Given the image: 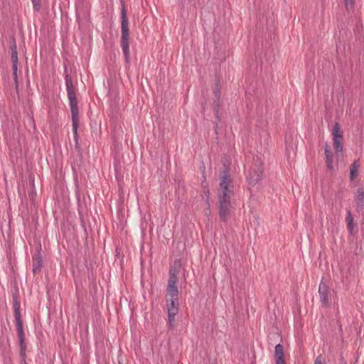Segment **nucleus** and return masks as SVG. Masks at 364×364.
Instances as JSON below:
<instances>
[{
	"mask_svg": "<svg viewBox=\"0 0 364 364\" xmlns=\"http://www.w3.org/2000/svg\"><path fill=\"white\" fill-rule=\"evenodd\" d=\"M65 85L67 90L68 97L70 102V107L72 114V124H73V129L75 134V136L77 137V127H78V115L79 111L77 107V102L75 96V93L73 88V85L70 77L68 75L65 76Z\"/></svg>",
	"mask_w": 364,
	"mask_h": 364,
	"instance_id": "obj_1",
	"label": "nucleus"
},
{
	"mask_svg": "<svg viewBox=\"0 0 364 364\" xmlns=\"http://www.w3.org/2000/svg\"><path fill=\"white\" fill-rule=\"evenodd\" d=\"M129 23L126 10L121 11V47L127 63H129Z\"/></svg>",
	"mask_w": 364,
	"mask_h": 364,
	"instance_id": "obj_2",
	"label": "nucleus"
},
{
	"mask_svg": "<svg viewBox=\"0 0 364 364\" xmlns=\"http://www.w3.org/2000/svg\"><path fill=\"white\" fill-rule=\"evenodd\" d=\"M19 308V304L17 302H15L14 304V316L16 323L19 344L21 347V355L22 357L24 358L26 351V344L24 343V332Z\"/></svg>",
	"mask_w": 364,
	"mask_h": 364,
	"instance_id": "obj_3",
	"label": "nucleus"
},
{
	"mask_svg": "<svg viewBox=\"0 0 364 364\" xmlns=\"http://www.w3.org/2000/svg\"><path fill=\"white\" fill-rule=\"evenodd\" d=\"M232 195L231 180L228 173L225 172L220 178L218 190V199H231Z\"/></svg>",
	"mask_w": 364,
	"mask_h": 364,
	"instance_id": "obj_4",
	"label": "nucleus"
},
{
	"mask_svg": "<svg viewBox=\"0 0 364 364\" xmlns=\"http://www.w3.org/2000/svg\"><path fill=\"white\" fill-rule=\"evenodd\" d=\"M178 270L171 267L169 270V278L167 284V294L170 298L178 300V289L177 287Z\"/></svg>",
	"mask_w": 364,
	"mask_h": 364,
	"instance_id": "obj_5",
	"label": "nucleus"
},
{
	"mask_svg": "<svg viewBox=\"0 0 364 364\" xmlns=\"http://www.w3.org/2000/svg\"><path fill=\"white\" fill-rule=\"evenodd\" d=\"M333 141L335 151L336 154L343 152V131L341 130L340 125L338 122L334 124L333 131Z\"/></svg>",
	"mask_w": 364,
	"mask_h": 364,
	"instance_id": "obj_6",
	"label": "nucleus"
},
{
	"mask_svg": "<svg viewBox=\"0 0 364 364\" xmlns=\"http://www.w3.org/2000/svg\"><path fill=\"white\" fill-rule=\"evenodd\" d=\"M263 168L261 163L257 161L250 169L247 179L249 185L255 186L262 178Z\"/></svg>",
	"mask_w": 364,
	"mask_h": 364,
	"instance_id": "obj_7",
	"label": "nucleus"
},
{
	"mask_svg": "<svg viewBox=\"0 0 364 364\" xmlns=\"http://www.w3.org/2000/svg\"><path fill=\"white\" fill-rule=\"evenodd\" d=\"M218 203L220 217L222 220L226 222L233 209L230 199H218Z\"/></svg>",
	"mask_w": 364,
	"mask_h": 364,
	"instance_id": "obj_8",
	"label": "nucleus"
},
{
	"mask_svg": "<svg viewBox=\"0 0 364 364\" xmlns=\"http://www.w3.org/2000/svg\"><path fill=\"white\" fill-rule=\"evenodd\" d=\"M318 294L322 305L327 306L329 304L330 290L328 285L323 280L319 284Z\"/></svg>",
	"mask_w": 364,
	"mask_h": 364,
	"instance_id": "obj_9",
	"label": "nucleus"
},
{
	"mask_svg": "<svg viewBox=\"0 0 364 364\" xmlns=\"http://www.w3.org/2000/svg\"><path fill=\"white\" fill-rule=\"evenodd\" d=\"M274 357L275 364H286L284 357V348L280 343L275 346Z\"/></svg>",
	"mask_w": 364,
	"mask_h": 364,
	"instance_id": "obj_10",
	"label": "nucleus"
},
{
	"mask_svg": "<svg viewBox=\"0 0 364 364\" xmlns=\"http://www.w3.org/2000/svg\"><path fill=\"white\" fill-rule=\"evenodd\" d=\"M168 325L171 329L175 326V317L178 313V308H168Z\"/></svg>",
	"mask_w": 364,
	"mask_h": 364,
	"instance_id": "obj_11",
	"label": "nucleus"
},
{
	"mask_svg": "<svg viewBox=\"0 0 364 364\" xmlns=\"http://www.w3.org/2000/svg\"><path fill=\"white\" fill-rule=\"evenodd\" d=\"M325 156L327 168L332 171L333 170V155L331 151V148L328 144L325 145Z\"/></svg>",
	"mask_w": 364,
	"mask_h": 364,
	"instance_id": "obj_12",
	"label": "nucleus"
},
{
	"mask_svg": "<svg viewBox=\"0 0 364 364\" xmlns=\"http://www.w3.org/2000/svg\"><path fill=\"white\" fill-rule=\"evenodd\" d=\"M355 202L358 208H362L363 206L364 201V188H359L355 193Z\"/></svg>",
	"mask_w": 364,
	"mask_h": 364,
	"instance_id": "obj_13",
	"label": "nucleus"
},
{
	"mask_svg": "<svg viewBox=\"0 0 364 364\" xmlns=\"http://www.w3.org/2000/svg\"><path fill=\"white\" fill-rule=\"evenodd\" d=\"M360 168V164L358 161H354L350 167V179L353 181L358 174V169Z\"/></svg>",
	"mask_w": 364,
	"mask_h": 364,
	"instance_id": "obj_14",
	"label": "nucleus"
},
{
	"mask_svg": "<svg viewBox=\"0 0 364 364\" xmlns=\"http://www.w3.org/2000/svg\"><path fill=\"white\" fill-rule=\"evenodd\" d=\"M42 268V259L40 257L33 258V272L34 274L39 273Z\"/></svg>",
	"mask_w": 364,
	"mask_h": 364,
	"instance_id": "obj_15",
	"label": "nucleus"
},
{
	"mask_svg": "<svg viewBox=\"0 0 364 364\" xmlns=\"http://www.w3.org/2000/svg\"><path fill=\"white\" fill-rule=\"evenodd\" d=\"M346 223H347V228L350 232H352L353 228H354V224H353V218L351 215V213L350 210H348V214L346 216Z\"/></svg>",
	"mask_w": 364,
	"mask_h": 364,
	"instance_id": "obj_16",
	"label": "nucleus"
},
{
	"mask_svg": "<svg viewBox=\"0 0 364 364\" xmlns=\"http://www.w3.org/2000/svg\"><path fill=\"white\" fill-rule=\"evenodd\" d=\"M166 306L168 308H178V300H175L173 298L166 299Z\"/></svg>",
	"mask_w": 364,
	"mask_h": 364,
	"instance_id": "obj_17",
	"label": "nucleus"
},
{
	"mask_svg": "<svg viewBox=\"0 0 364 364\" xmlns=\"http://www.w3.org/2000/svg\"><path fill=\"white\" fill-rule=\"evenodd\" d=\"M33 9L35 11H39L41 8V0H31Z\"/></svg>",
	"mask_w": 364,
	"mask_h": 364,
	"instance_id": "obj_18",
	"label": "nucleus"
},
{
	"mask_svg": "<svg viewBox=\"0 0 364 364\" xmlns=\"http://www.w3.org/2000/svg\"><path fill=\"white\" fill-rule=\"evenodd\" d=\"M17 67H18V63L13 64V65H12L13 75H14V79L16 87H18V83H17Z\"/></svg>",
	"mask_w": 364,
	"mask_h": 364,
	"instance_id": "obj_19",
	"label": "nucleus"
},
{
	"mask_svg": "<svg viewBox=\"0 0 364 364\" xmlns=\"http://www.w3.org/2000/svg\"><path fill=\"white\" fill-rule=\"evenodd\" d=\"M10 48H11V53L12 52H17L16 43V41H15L14 38L11 39V45H10Z\"/></svg>",
	"mask_w": 364,
	"mask_h": 364,
	"instance_id": "obj_20",
	"label": "nucleus"
},
{
	"mask_svg": "<svg viewBox=\"0 0 364 364\" xmlns=\"http://www.w3.org/2000/svg\"><path fill=\"white\" fill-rule=\"evenodd\" d=\"M12 64L18 63V53L12 52L11 55Z\"/></svg>",
	"mask_w": 364,
	"mask_h": 364,
	"instance_id": "obj_21",
	"label": "nucleus"
},
{
	"mask_svg": "<svg viewBox=\"0 0 364 364\" xmlns=\"http://www.w3.org/2000/svg\"><path fill=\"white\" fill-rule=\"evenodd\" d=\"M347 9H352L354 4L353 0H344Z\"/></svg>",
	"mask_w": 364,
	"mask_h": 364,
	"instance_id": "obj_22",
	"label": "nucleus"
},
{
	"mask_svg": "<svg viewBox=\"0 0 364 364\" xmlns=\"http://www.w3.org/2000/svg\"><path fill=\"white\" fill-rule=\"evenodd\" d=\"M314 364H324L322 356L319 355L314 361Z\"/></svg>",
	"mask_w": 364,
	"mask_h": 364,
	"instance_id": "obj_23",
	"label": "nucleus"
},
{
	"mask_svg": "<svg viewBox=\"0 0 364 364\" xmlns=\"http://www.w3.org/2000/svg\"><path fill=\"white\" fill-rule=\"evenodd\" d=\"M220 90H216L215 91V98L219 100L220 99Z\"/></svg>",
	"mask_w": 364,
	"mask_h": 364,
	"instance_id": "obj_24",
	"label": "nucleus"
}]
</instances>
